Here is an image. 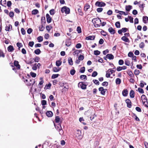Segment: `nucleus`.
I'll use <instances>...</instances> for the list:
<instances>
[{
    "label": "nucleus",
    "instance_id": "nucleus-1",
    "mask_svg": "<svg viewBox=\"0 0 148 148\" xmlns=\"http://www.w3.org/2000/svg\"><path fill=\"white\" fill-rule=\"evenodd\" d=\"M92 22L93 23L94 26L96 27H99L100 24L101 23V20L99 18H95L93 19Z\"/></svg>",
    "mask_w": 148,
    "mask_h": 148
},
{
    "label": "nucleus",
    "instance_id": "nucleus-2",
    "mask_svg": "<svg viewBox=\"0 0 148 148\" xmlns=\"http://www.w3.org/2000/svg\"><path fill=\"white\" fill-rule=\"evenodd\" d=\"M24 82L28 86L33 85L35 82L34 80L33 79H26L24 80L25 79L23 78Z\"/></svg>",
    "mask_w": 148,
    "mask_h": 148
},
{
    "label": "nucleus",
    "instance_id": "nucleus-3",
    "mask_svg": "<svg viewBox=\"0 0 148 148\" xmlns=\"http://www.w3.org/2000/svg\"><path fill=\"white\" fill-rule=\"evenodd\" d=\"M55 127L56 129L58 130L60 135H62L63 134V131L62 128L61 124H56L54 123Z\"/></svg>",
    "mask_w": 148,
    "mask_h": 148
},
{
    "label": "nucleus",
    "instance_id": "nucleus-4",
    "mask_svg": "<svg viewBox=\"0 0 148 148\" xmlns=\"http://www.w3.org/2000/svg\"><path fill=\"white\" fill-rule=\"evenodd\" d=\"M87 85L85 82H80L78 84V86L83 90L86 89V88Z\"/></svg>",
    "mask_w": 148,
    "mask_h": 148
},
{
    "label": "nucleus",
    "instance_id": "nucleus-5",
    "mask_svg": "<svg viewBox=\"0 0 148 148\" xmlns=\"http://www.w3.org/2000/svg\"><path fill=\"white\" fill-rule=\"evenodd\" d=\"M61 11L62 13L65 12L66 14H68L70 13V10L69 8L64 6L62 8Z\"/></svg>",
    "mask_w": 148,
    "mask_h": 148
},
{
    "label": "nucleus",
    "instance_id": "nucleus-6",
    "mask_svg": "<svg viewBox=\"0 0 148 148\" xmlns=\"http://www.w3.org/2000/svg\"><path fill=\"white\" fill-rule=\"evenodd\" d=\"M95 5L98 7H103L106 5V4L102 1H97L95 3Z\"/></svg>",
    "mask_w": 148,
    "mask_h": 148
},
{
    "label": "nucleus",
    "instance_id": "nucleus-7",
    "mask_svg": "<svg viewBox=\"0 0 148 148\" xmlns=\"http://www.w3.org/2000/svg\"><path fill=\"white\" fill-rule=\"evenodd\" d=\"M81 134V131L79 130H77L75 133V135L77 137L78 139H81L82 138Z\"/></svg>",
    "mask_w": 148,
    "mask_h": 148
},
{
    "label": "nucleus",
    "instance_id": "nucleus-8",
    "mask_svg": "<svg viewBox=\"0 0 148 148\" xmlns=\"http://www.w3.org/2000/svg\"><path fill=\"white\" fill-rule=\"evenodd\" d=\"M99 91H101V93L102 95H105L106 91L107 90L106 89H103V87H100L99 88Z\"/></svg>",
    "mask_w": 148,
    "mask_h": 148
},
{
    "label": "nucleus",
    "instance_id": "nucleus-9",
    "mask_svg": "<svg viewBox=\"0 0 148 148\" xmlns=\"http://www.w3.org/2000/svg\"><path fill=\"white\" fill-rule=\"evenodd\" d=\"M125 102L127 104V107L131 108L132 107V102L129 99H126Z\"/></svg>",
    "mask_w": 148,
    "mask_h": 148
},
{
    "label": "nucleus",
    "instance_id": "nucleus-10",
    "mask_svg": "<svg viewBox=\"0 0 148 148\" xmlns=\"http://www.w3.org/2000/svg\"><path fill=\"white\" fill-rule=\"evenodd\" d=\"M40 65V63H36L33 65L32 69L34 70H36L38 68L39 69Z\"/></svg>",
    "mask_w": 148,
    "mask_h": 148
},
{
    "label": "nucleus",
    "instance_id": "nucleus-11",
    "mask_svg": "<svg viewBox=\"0 0 148 148\" xmlns=\"http://www.w3.org/2000/svg\"><path fill=\"white\" fill-rule=\"evenodd\" d=\"M46 17L47 18V22L48 23H51L52 21V19L49 14H47L46 15Z\"/></svg>",
    "mask_w": 148,
    "mask_h": 148
},
{
    "label": "nucleus",
    "instance_id": "nucleus-12",
    "mask_svg": "<svg viewBox=\"0 0 148 148\" xmlns=\"http://www.w3.org/2000/svg\"><path fill=\"white\" fill-rule=\"evenodd\" d=\"M14 64L15 66L16 67L17 70H19L20 68V66L18 64V62L17 61H14Z\"/></svg>",
    "mask_w": 148,
    "mask_h": 148
},
{
    "label": "nucleus",
    "instance_id": "nucleus-13",
    "mask_svg": "<svg viewBox=\"0 0 148 148\" xmlns=\"http://www.w3.org/2000/svg\"><path fill=\"white\" fill-rule=\"evenodd\" d=\"M108 31L111 34H114L115 33V31L112 27H110L108 29Z\"/></svg>",
    "mask_w": 148,
    "mask_h": 148
},
{
    "label": "nucleus",
    "instance_id": "nucleus-14",
    "mask_svg": "<svg viewBox=\"0 0 148 148\" xmlns=\"http://www.w3.org/2000/svg\"><path fill=\"white\" fill-rule=\"evenodd\" d=\"M95 36H89L86 37L85 39L88 40H93L95 38Z\"/></svg>",
    "mask_w": 148,
    "mask_h": 148
},
{
    "label": "nucleus",
    "instance_id": "nucleus-15",
    "mask_svg": "<svg viewBox=\"0 0 148 148\" xmlns=\"http://www.w3.org/2000/svg\"><path fill=\"white\" fill-rule=\"evenodd\" d=\"M71 44V39H68L66 40L65 42V45L67 47L70 46Z\"/></svg>",
    "mask_w": 148,
    "mask_h": 148
},
{
    "label": "nucleus",
    "instance_id": "nucleus-16",
    "mask_svg": "<svg viewBox=\"0 0 148 148\" xmlns=\"http://www.w3.org/2000/svg\"><path fill=\"white\" fill-rule=\"evenodd\" d=\"M122 93L123 96L126 97L128 95V91L126 89H124L122 91Z\"/></svg>",
    "mask_w": 148,
    "mask_h": 148
},
{
    "label": "nucleus",
    "instance_id": "nucleus-17",
    "mask_svg": "<svg viewBox=\"0 0 148 148\" xmlns=\"http://www.w3.org/2000/svg\"><path fill=\"white\" fill-rule=\"evenodd\" d=\"M61 68L59 67H53V71L55 72H57L60 71Z\"/></svg>",
    "mask_w": 148,
    "mask_h": 148
},
{
    "label": "nucleus",
    "instance_id": "nucleus-18",
    "mask_svg": "<svg viewBox=\"0 0 148 148\" xmlns=\"http://www.w3.org/2000/svg\"><path fill=\"white\" fill-rule=\"evenodd\" d=\"M107 58L110 60H112L114 58V56L112 54H108L106 55Z\"/></svg>",
    "mask_w": 148,
    "mask_h": 148
},
{
    "label": "nucleus",
    "instance_id": "nucleus-19",
    "mask_svg": "<svg viewBox=\"0 0 148 148\" xmlns=\"http://www.w3.org/2000/svg\"><path fill=\"white\" fill-rule=\"evenodd\" d=\"M46 115L48 117H51L53 115V113L51 111H48L46 112Z\"/></svg>",
    "mask_w": 148,
    "mask_h": 148
},
{
    "label": "nucleus",
    "instance_id": "nucleus-20",
    "mask_svg": "<svg viewBox=\"0 0 148 148\" xmlns=\"http://www.w3.org/2000/svg\"><path fill=\"white\" fill-rule=\"evenodd\" d=\"M14 50L13 47L12 45H10L8 47V50L9 52H12Z\"/></svg>",
    "mask_w": 148,
    "mask_h": 148
},
{
    "label": "nucleus",
    "instance_id": "nucleus-21",
    "mask_svg": "<svg viewBox=\"0 0 148 148\" xmlns=\"http://www.w3.org/2000/svg\"><path fill=\"white\" fill-rule=\"evenodd\" d=\"M121 39L123 41L126 42H129V39L127 38L125 36H123L121 38Z\"/></svg>",
    "mask_w": 148,
    "mask_h": 148
},
{
    "label": "nucleus",
    "instance_id": "nucleus-22",
    "mask_svg": "<svg viewBox=\"0 0 148 148\" xmlns=\"http://www.w3.org/2000/svg\"><path fill=\"white\" fill-rule=\"evenodd\" d=\"M125 64L128 66H129L130 64V61L129 59H127L125 60Z\"/></svg>",
    "mask_w": 148,
    "mask_h": 148
},
{
    "label": "nucleus",
    "instance_id": "nucleus-23",
    "mask_svg": "<svg viewBox=\"0 0 148 148\" xmlns=\"http://www.w3.org/2000/svg\"><path fill=\"white\" fill-rule=\"evenodd\" d=\"M130 97L132 98H133L134 97V90H131L130 93Z\"/></svg>",
    "mask_w": 148,
    "mask_h": 148
},
{
    "label": "nucleus",
    "instance_id": "nucleus-24",
    "mask_svg": "<svg viewBox=\"0 0 148 148\" xmlns=\"http://www.w3.org/2000/svg\"><path fill=\"white\" fill-rule=\"evenodd\" d=\"M116 11H118V12H116L119 13L120 14H124L125 15H126L127 14V13H126L125 12L123 11H120L117 10H116Z\"/></svg>",
    "mask_w": 148,
    "mask_h": 148
},
{
    "label": "nucleus",
    "instance_id": "nucleus-25",
    "mask_svg": "<svg viewBox=\"0 0 148 148\" xmlns=\"http://www.w3.org/2000/svg\"><path fill=\"white\" fill-rule=\"evenodd\" d=\"M132 8V6L131 5H126L125 6V10L129 12L130 11V10H131Z\"/></svg>",
    "mask_w": 148,
    "mask_h": 148
},
{
    "label": "nucleus",
    "instance_id": "nucleus-26",
    "mask_svg": "<svg viewBox=\"0 0 148 148\" xmlns=\"http://www.w3.org/2000/svg\"><path fill=\"white\" fill-rule=\"evenodd\" d=\"M62 63V62L60 60H57L56 61V65L58 67L61 65Z\"/></svg>",
    "mask_w": 148,
    "mask_h": 148
},
{
    "label": "nucleus",
    "instance_id": "nucleus-27",
    "mask_svg": "<svg viewBox=\"0 0 148 148\" xmlns=\"http://www.w3.org/2000/svg\"><path fill=\"white\" fill-rule=\"evenodd\" d=\"M143 23H146L148 20V17L147 16H143Z\"/></svg>",
    "mask_w": 148,
    "mask_h": 148
},
{
    "label": "nucleus",
    "instance_id": "nucleus-28",
    "mask_svg": "<svg viewBox=\"0 0 148 148\" xmlns=\"http://www.w3.org/2000/svg\"><path fill=\"white\" fill-rule=\"evenodd\" d=\"M80 79L82 80H86L87 79V76L84 75H81L80 76Z\"/></svg>",
    "mask_w": 148,
    "mask_h": 148
},
{
    "label": "nucleus",
    "instance_id": "nucleus-29",
    "mask_svg": "<svg viewBox=\"0 0 148 148\" xmlns=\"http://www.w3.org/2000/svg\"><path fill=\"white\" fill-rule=\"evenodd\" d=\"M90 8V5L88 4H86L84 7V10L85 11H87Z\"/></svg>",
    "mask_w": 148,
    "mask_h": 148
},
{
    "label": "nucleus",
    "instance_id": "nucleus-30",
    "mask_svg": "<svg viewBox=\"0 0 148 148\" xmlns=\"http://www.w3.org/2000/svg\"><path fill=\"white\" fill-rule=\"evenodd\" d=\"M68 63L69 64L71 65H72L73 64V61L72 58L70 57L68 59Z\"/></svg>",
    "mask_w": 148,
    "mask_h": 148
},
{
    "label": "nucleus",
    "instance_id": "nucleus-31",
    "mask_svg": "<svg viewBox=\"0 0 148 148\" xmlns=\"http://www.w3.org/2000/svg\"><path fill=\"white\" fill-rule=\"evenodd\" d=\"M38 10L37 9L33 10L32 11V15H35L38 14Z\"/></svg>",
    "mask_w": 148,
    "mask_h": 148
},
{
    "label": "nucleus",
    "instance_id": "nucleus-32",
    "mask_svg": "<svg viewBox=\"0 0 148 148\" xmlns=\"http://www.w3.org/2000/svg\"><path fill=\"white\" fill-rule=\"evenodd\" d=\"M63 86L64 87V88L66 89L65 90H67L69 88V86L67 83H63Z\"/></svg>",
    "mask_w": 148,
    "mask_h": 148
},
{
    "label": "nucleus",
    "instance_id": "nucleus-33",
    "mask_svg": "<svg viewBox=\"0 0 148 148\" xmlns=\"http://www.w3.org/2000/svg\"><path fill=\"white\" fill-rule=\"evenodd\" d=\"M34 53L37 55L41 53V51L39 49H37L35 50L34 51Z\"/></svg>",
    "mask_w": 148,
    "mask_h": 148
},
{
    "label": "nucleus",
    "instance_id": "nucleus-34",
    "mask_svg": "<svg viewBox=\"0 0 148 148\" xmlns=\"http://www.w3.org/2000/svg\"><path fill=\"white\" fill-rule=\"evenodd\" d=\"M121 79L119 78H117L116 79V83L117 84H119L121 83Z\"/></svg>",
    "mask_w": 148,
    "mask_h": 148
},
{
    "label": "nucleus",
    "instance_id": "nucleus-35",
    "mask_svg": "<svg viewBox=\"0 0 148 148\" xmlns=\"http://www.w3.org/2000/svg\"><path fill=\"white\" fill-rule=\"evenodd\" d=\"M39 42H41L43 41V37L41 36L38 37L37 38Z\"/></svg>",
    "mask_w": 148,
    "mask_h": 148
},
{
    "label": "nucleus",
    "instance_id": "nucleus-36",
    "mask_svg": "<svg viewBox=\"0 0 148 148\" xmlns=\"http://www.w3.org/2000/svg\"><path fill=\"white\" fill-rule=\"evenodd\" d=\"M55 122L56 123H59L60 121V118L59 116H56L55 117Z\"/></svg>",
    "mask_w": 148,
    "mask_h": 148
},
{
    "label": "nucleus",
    "instance_id": "nucleus-37",
    "mask_svg": "<svg viewBox=\"0 0 148 148\" xmlns=\"http://www.w3.org/2000/svg\"><path fill=\"white\" fill-rule=\"evenodd\" d=\"M115 25L117 28H120V22L119 21L115 23Z\"/></svg>",
    "mask_w": 148,
    "mask_h": 148
},
{
    "label": "nucleus",
    "instance_id": "nucleus-38",
    "mask_svg": "<svg viewBox=\"0 0 148 148\" xmlns=\"http://www.w3.org/2000/svg\"><path fill=\"white\" fill-rule=\"evenodd\" d=\"M59 76L58 74H54L52 75L51 78L52 79H54L58 77Z\"/></svg>",
    "mask_w": 148,
    "mask_h": 148
},
{
    "label": "nucleus",
    "instance_id": "nucleus-39",
    "mask_svg": "<svg viewBox=\"0 0 148 148\" xmlns=\"http://www.w3.org/2000/svg\"><path fill=\"white\" fill-rule=\"evenodd\" d=\"M10 27H11V28L12 29V26L11 25H9L8 26L6 27L5 29V30L6 31H9L10 29Z\"/></svg>",
    "mask_w": 148,
    "mask_h": 148
},
{
    "label": "nucleus",
    "instance_id": "nucleus-40",
    "mask_svg": "<svg viewBox=\"0 0 148 148\" xmlns=\"http://www.w3.org/2000/svg\"><path fill=\"white\" fill-rule=\"evenodd\" d=\"M94 53L95 55L98 56L100 54V52L98 50H95L94 51Z\"/></svg>",
    "mask_w": 148,
    "mask_h": 148
},
{
    "label": "nucleus",
    "instance_id": "nucleus-41",
    "mask_svg": "<svg viewBox=\"0 0 148 148\" xmlns=\"http://www.w3.org/2000/svg\"><path fill=\"white\" fill-rule=\"evenodd\" d=\"M51 28L52 27L50 25H47L46 26V29L48 31V32H49Z\"/></svg>",
    "mask_w": 148,
    "mask_h": 148
},
{
    "label": "nucleus",
    "instance_id": "nucleus-42",
    "mask_svg": "<svg viewBox=\"0 0 148 148\" xmlns=\"http://www.w3.org/2000/svg\"><path fill=\"white\" fill-rule=\"evenodd\" d=\"M128 74L131 77H133L134 76L133 73L131 71H129L128 73Z\"/></svg>",
    "mask_w": 148,
    "mask_h": 148
},
{
    "label": "nucleus",
    "instance_id": "nucleus-43",
    "mask_svg": "<svg viewBox=\"0 0 148 148\" xmlns=\"http://www.w3.org/2000/svg\"><path fill=\"white\" fill-rule=\"evenodd\" d=\"M106 76L107 78H109L110 77L111 74L110 73L109 71H108V70L106 72Z\"/></svg>",
    "mask_w": 148,
    "mask_h": 148
},
{
    "label": "nucleus",
    "instance_id": "nucleus-44",
    "mask_svg": "<svg viewBox=\"0 0 148 148\" xmlns=\"http://www.w3.org/2000/svg\"><path fill=\"white\" fill-rule=\"evenodd\" d=\"M133 117L134 118L135 120L136 121H140V119L138 117H137V116L136 115V114H134Z\"/></svg>",
    "mask_w": 148,
    "mask_h": 148
},
{
    "label": "nucleus",
    "instance_id": "nucleus-45",
    "mask_svg": "<svg viewBox=\"0 0 148 148\" xmlns=\"http://www.w3.org/2000/svg\"><path fill=\"white\" fill-rule=\"evenodd\" d=\"M93 82L94 83L96 84L97 85H99V82L98 80L96 79H94L93 80Z\"/></svg>",
    "mask_w": 148,
    "mask_h": 148
},
{
    "label": "nucleus",
    "instance_id": "nucleus-46",
    "mask_svg": "<svg viewBox=\"0 0 148 148\" xmlns=\"http://www.w3.org/2000/svg\"><path fill=\"white\" fill-rule=\"evenodd\" d=\"M143 105L146 107L148 108V102L147 101H144V102H143Z\"/></svg>",
    "mask_w": 148,
    "mask_h": 148
},
{
    "label": "nucleus",
    "instance_id": "nucleus-47",
    "mask_svg": "<svg viewBox=\"0 0 148 148\" xmlns=\"http://www.w3.org/2000/svg\"><path fill=\"white\" fill-rule=\"evenodd\" d=\"M145 46V44L143 42H141L139 44V47L140 48H143Z\"/></svg>",
    "mask_w": 148,
    "mask_h": 148
},
{
    "label": "nucleus",
    "instance_id": "nucleus-48",
    "mask_svg": "<svg viewBox=\"0 0 148 148\" xmlns=\"http://www.w3.org/2000/svg\"><path fill=\"white\" fill-rule=\"evenodd\" d=\"M85 71V68L84 67L81 68L80 70V72L81 73H84Z\"/></svg>",
    "mask_w": 148,
    "mask_h": 148
},
{
    "label": "nucleus",
    "instance_id": "nucleus-49",
    "mask_svg": "<svg viewBox=\"0 0 148 148\" xmlns=\"http://www.w3.org/2000/svg\"><path fill=\"white\" fill-rule=\"evenodd\" d=\"M144 5L145 4L144 3H143L141 5H139V7L140 8L141 11L143 10L144 7L145 6Z\"/></svg>",
    "mask_w": 148,
    "mask_h": 148
},
{
    "label": "nucleus",
    "instance_id": "nucleus-50",
    "mask_svg": "<svg viewBox=\"0 0 148 148\" xmlns=\"http://www.w3.org/2000/svg\"><path fill=\"white\" fill-rule=\"evenodd\" d=\"M138 92L141 93L143 94L144 93L143 89L140 88H138Z\"/></svg>",
    "mask_w": 148,
    "mask_h": 148
},
{
    "label": "nucleus",
    "instance_id": "nucleus-51",
    "mask_svg": "<svg viewBox=\"0 0 148 148\" xmlns=\"http://www.w3.org/2000/svg\"><path fill=\"white\" fill-rule=\"evenodd\" d=\"M30 75L33 77H35L36 76V73L31 72L30 73Z\"/></svg>",
    "mask_w": 148,
    "mask_h": 148
},
{
    "label": "nucleus",
    "instance_id": "nucleus-52",
    "mask_svg": "<svg viewBox=\"0 0 148 148\" xmlns=\"http://www.w3.org/2000/svg\"><path fill=\"white\" fill-rule=\"evenodd\" d=\"M84 56L82 55H80L78 57V59L80 60H82L84 59Z\"/></svg>",
    "mask_w": 148,
    "mask_h": 148
},
{
    "label": "nucleus",
    "instance_id": "nucleus-53",
    "mask_svg": "<svg viewBox=\"0 0 148 148\" xmlns=\"http://www.w3.org/2000/svg\"><path fill=\"white\" fill-rule=\"evenodd\" d=\"M128 18H129V19L130 20V22L131 23H133V18L131 16H128Z\"/></svg>",
    "mask_w": 148,
    "mask_h": 148
},
{
    "label": "nucleus",
    "instance_id": "nucleus-54",
    "mask_svg": "<svg viewBox=\"0 0 148 148\" xmlns=\"http://www.w3.org/2000/svg\"><path fill=\"white\" fill-rule=\"evenodd\" d=\"M75 72V71L74 69H72L70 71V73L72 75H74Z\"/></svg>",
    "mask_w": 148,
    "mask_h": 148
},
{
    "label": "nucleus",
    "instance_id": "nucleus-55",
    "mask_svg": "<svg viewBox=\"0 0 148 148\" xmlns=\"http://www.w3.org/2000/svg\"><path fill=\"white\" fill-rule=\"evenodd\" d=\"M9 16L11 17H13L14 16V13L12 12H10L9 13Z\"/></svg>",
    "mask_w": 148,
    "mask_h": 148
},
{
    "label": "nucleus",
    "instance_id": "nucleus-56",
    "mask_svg": "<svg viewBox=\"0 0 148 148\" xmlns=\"http://www.w3.org/2000/svg\"><path fill=\"white\" fill-rule=\"evenodd\" d=\"M39 60L40 58L38 57H36L35 59H33V60H34V61L37 62H39Z\"/></svg>",
    "mask_w": 148,
    "mask_h": 148
},
{
    "label": "nucleus",
    "instance_id": "nucleus-57",
    "mask_svg": "<svg viewBox=\"0 0 148 148\" xmlns=\"http://www.w3.org/2000/svg\"><path fill=\"white\" fill-rule=\"evenodd\" d=\"M45 29V27L42 25L40 26L39 27V30L40 31H43Z\"/></svg>",
    "mask_w": 148,
    "mask_h": 148
},
{
    "label": "nucleus",
    "instance_id": "nucleus-58",
    "mask_svg": "<svg viewBox=\"0 0 148 148\" xmlns=\"http://www.w3.org/2000/svg\"><path fill=\"white\" fill-rule=\"evenodd\" d=\"M77 30L78 33H80L82 32L81 28L79 26L77 27Z\"/></svg>",
    "mask_w": 148,
    "mask_h": 148
},
{
    "label": "nucleus",
    "instance_id": "nucleus-59",
    "mask_svg": "<svg viewBox=\"0 0 148 148\" xmlns=\"http://www.w3.org/2000/svg\"><path fill=\"white\" fill-rule=\"evenodd\" d=\"M78 11L79 13V14L81 16L83 15V13L82 12V10L80 8H79L78 9Z\"/></svg>",
    "mask_w": 148,
    "mask_h": 148
},
{
    "label": "nucleus",
    "instance_id": "nucleus-60",
    "mask_svg": "<svg viewBox=\"0 0 148 148\" xmlns=\"http://www.w3.org/2000/svg\"><path fill=\"white\" fill-rule=\"evenodd\" d=\"M97 75V73L95 71H94L92 74V76L93 77H95Z\"/></svg>",
    "mask_w": 148,
    "mask_h": 148
},
{
    "label": "nucleus",
    "instance_id": "nucleus-61",
    "mask_svg": "<svg viewBox=\"0 0 148 148\" xmlns=\"http://www.w3.org/2000/svg\"><path fill=\"white\" fill-rule=\"evenodd\" d=\"M16 45L18 47L19 49L20 48L22 47L23 46V45L21 43H19V42H18L16 44Z\"/></svg>",
    "mask_w": 148,
    "mask_h": 148
},
{
    "label": "nucleus",
    "instance_id": "nucleus-62",
    "mask_svg": "<svg viewBox=\"0 0 148 148\" xmlns=\"http://www.w3.org/2000/svg\"><path fill=\"white\" fill-rule=\"evenodd\" d=\"M103 10V8H99L97 9V11L98 12H101Z\"/></svg>",
    "mask_w": 148,
    "mask_h": 148
},
{
    "label": "nucleus",
    "instance_id": "nucleus-63",
    "mask_svg": "<svg viewBox=\"0 0 148 148\" xmlns=\"http://www.w3.org/2000/svg\"><path fill=\"white\" fill-rule=\"evenodd\" d=\"M108 85V83L107 82H103L102 84V85L103 86H107Z\"/></svg>",
    "mask_w": 148,
    "mask_h": 148
},
{
    "label": "nucleus",
    "instance_id": "nucleus-64",
    "mask_svg": "<svg viewBox=\"0 0 148 148\" xmlns=\"http://www.w3.org/2000/svg\"><path fill=\"white\" fill-rule=\"evenodd\" d=\"M134 55L133 53L131 52H130L129 53L128 56L129 57H132Z\"/></svg>",
    "mask_w": 148,
    "mask_h": 148
}]
</instances>
